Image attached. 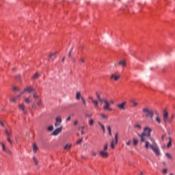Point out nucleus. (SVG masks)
<instances>
[{"label":"nucleus","instance_id":"40","mask_svg":"<svg viewBox=\"0 0 175 175\" xmlns=\"http://www.w3.org/2000/svg\"><path fill=\"white\" fill-rule=\"evenodd\" d=\"M96 97H97V98L99 100V99H101L100 98V94H99V93H98V92H96Z\"/></svg>","mask_w":175,"mask_h":175},{"label":"nucleus","instance_id":"62","mask_svg":"<svg viewBox=\"0 0 175 175\" xmlns=\"http://www.w3.org/2000/svg\"><path fill=\"white\" fill-rule=\"evenodd\" d=\"M19 109L21 110V109H23V105H19Z\"/></svg>","mask_w":175,"mask_h":175},{"label":"nucleus","instance_id":"59","mask_svg":"<svg viewBox=\"0 0 175 175\" xmlns=\"http://www.w3.org/2000/svg\"><path fill=\"white\" fill-rule=\"evenodd\" d=\"M92 155H93V157H96L97 153H96V152H93V153H92Z\"/></svg>","mask_w":175,"mask_h":175},{"label":"nucleus","instance_id":"39","mask_svg":"<svg viewBox=\"0 0 175 175\" xmlns=\"http://www.w3.org/2000/svg\"><path fill=\"white\" fill-rule=\"evenodd\" d=\"M92 116V114L90 113V114H85V117H87L88 118H91V117Z\"/></svg>","mask_w":175,"mask_h":175},{"label":"nucleus","instance_id":"23","mask_svg":"<svg viewBox=\"0 0 175 175\" xmlns=\"http://www.w3.org/2000/svg\"><path fill=\"white\" fill-rule=\"evenodd\" d=\"M92 102V103H94V107H98V105H99V102H98V100H93Z\"/></svg>","mask_w":175,"mask_h":175},{"label":"nucleus","instance_id":"30","mask_svg":"<svg viewBox=\"0 0 175 175\" xmlns=\"http://www.w3.org/2000/svg\"><path fill=\"white\" fill-rule=\"evenodd\" d=\"M145 142V147L146 148H148V147H150V142H148V141H144Z\"/></svg>","mask_w":175,"mask_h":175},{"label":"nucleus","instance_id":"46","mask_svg":"<svg viewBox=\"0 0 175 175\" xmlns=\"http://www.w3.org/2000/svg\"><path fill=\"white\" fill-rule=\"evenodd\" d=\"M163 174H166V173H167V169H163Z\"/></svg>","mask_w":175,"mask_h":175},{"label":"nucleus","instance_id":"19","mask_svg":"<svg viewBox=\"0 0 175 175\" xmlns=\"http://www.w3.org/2000/svg\"><path fill=\"white\" fill-rule=\"evenodd\" d=\"M155 114H157L156 121L158 124H161V118L158 116L157 111H155Z\"/></svg>","mask_w":175,"mask_h":175},{"label":"nucleus","instance_id":"58","mask_svg":"<svg viewBox=\"0 0 175 175\" xmlns=\"http://www.w3.org/2000/svg\"><path fill=\"white\" fill-rule=\"evenodd\" d=\"M98 100H99V102H100L101 105H102V103H103V99L100 98V99H98Z\"/></svg>","mask_w":175,"mask_h":175},{"label":"nucleus","instance_id":"24","mask_svg":"<svg viewBox=\"0 0 175 175\" xmlns=\"http://www.w3.org/2000/svg\"><path fill=\"white\" fill-rule=\"evenodd\" d=\"M70 147H72V144H70V145H69V144H67L64 147V150H69V149L70 148Z\"/></svg>","mask_w":175,"mask_h":175},{"label":"nucleus","instance_id":"52","mask_svg":"<svg viewBox=\"0 0 175 175\" xmlns=\"http://www.w3.org/2000/svg\"><path fill=\"white\" fill-rule=\"evenodd\" d=\"M107 129L109 132L111 131V127L110 126H107Z\"/></svg>","mask_w":175,"mask_h":175},{"label":"nucleus","instance_id":"35","mask_svg":"<svg viewBox=\"0 0 175 175\" xmlns=\"http://www.w3.org/2000/svg\"><path fill=\"white\" fill-rule=\"evenodd\" d=\"M53 129H54V126H50L49 127H48V131H49V132H52Z\"/></svg>","mask_w":175,"mask_h":175},{"label":"nucleus","instance_id":"28","mask_svg":"<svg viewBox=\"0 0 175 175\" xmlns=\"http://www.w3.org/2000/svg\"><path fill=\"white\" fill-rule=\"evenodd\" d=\"M115 143L117 144L118 143V133H116L115 135Z\"/></svg>","mask_w":175,"mask_h":175},{"label":"nucleus","instance_id":"36","mask_svg":"<svg viewBox=\"0 0 175 175\" xmlns=\"http://www.w3.org/2000/svg\"><path fill=\"white\" fill-rule=\"evenodd\" d=\"M165 155H166L167 158H168L169 159H172V154H171L166 153Z\"/></svg>","mask_w":175,"mask_h":175},{"label":"nucleus","instance_id":"2","mask_svg":"<svg viewBox=\"0 0 175 175\" xmlns=\"http://www.w3.org/2000/svg\"><path fill=\"white\" fill-rule=\"evenodd\" d=\"M142 111L144 118H150L151 121L154 120V110L150 109L148 107H144L142 109Z\"/></svg>","mask_w":175,"mask_h":175},{"label":"nucleus","instance_id":"11","mask_svg":"<svg viewBox=\"0 0 175 175\" xmlns=\"http://www.w3.org/2000/svg\"><path fill=\"white\" fill-rule=\"evenodd\" d=\"M81 98H84L83 96H81V92H77L76 93V100H80Z\"/></svg>","mask_w":175,"mask_h":175},{"label":"nucleus","instance_id":"63","mask_svg":"<svg viewBox=\"0 0 175 175\" xmlns=\"http://www.w3.org/2000/svg\"><path fill=\"white\" fill-rule=\"evenodd\" d=\"M85 133L84 132V130L81 131V135H84Z\"/></svg>","mask_w":175,"mask_h":175},{"label":"nucleus","instance_id":"45","mask_svg":"<svg viewBox=\"0 0 175 175\" xmlns=\"http://www.w3.org/2000/svg\"><path fill=\"white\" fill-rule=\"evenodd\" d=\"M33 98H34L35 99H38V98H39V96H38V95L36 94V93H34V94H33Z\"/></svg>","mask_w":175,"mask_h":175},{"label":"nucleus","instance_id":"47","mask_svg":"<svg viewBox=\"0 0 175 175\" xmlns=\"http://www.w3.org/2000/svg\"><path fill=\"white\" fill-rule=\"evenodd\" d=\"M5 152H7V154H9L10 155H12V151H10V150H7Z\"/></svg>","mask_w":175,"mask_h":175},{"label":"nucleus","instance_id":"54","mask_svg":"<svg viewBox=\"0 0 175 175\" xmlns=\"http://www.w3.org/2000/svg\"><path fill=\"white\" fill-rule=\"evenodd\" d=\"M70 118H71V117H70V116H68L67 118H66V121H70Z\"/></svg>","mask_w":175,"mask_h":175},{"label":"nucleus","instance_id":"44","mask_svg":"<svg viewBox=\"0 0 175 175\" xmlns=\"http://www.w3.org/2000/svg\"><path fill=\"white\" fill-rule=\"evenodd\" d=\"M10 100H11V102H14V103H16V102H17V100H16L15 98H11Z\"/></svg>","mask_w":175,"mask_h":175},{"label":"nucleus","instance_id":"27","mask_svg":"<svg viewBox=\"0 0 175 175\" xmlns=\"http://www.w3.org/2000/svg\"><path fill=\"white\" fill-rule=\"evenodd\" d=\"M133 142L134 146H137V144H139V140H137L135 138H133Z\"/></svg>","mask_w":175,"mask_h":175},{"label":"nucleus","instance_id":"6","mask_svg":"<svg viewBox=\"0 0 175 175\" xmlns=\"http://www.w3.org/2000/svg\"><path fill=\"white\" fill-rule=\"evenodd\" d=\"M5 133L7 136V140L8 142H9L10 144H13V142L12 141V139H10V137L12 136V132L9 131V130H8V129H5Z\"/></svg>","mask_w":175,"mask_h":175},{"label":"nucleus","instance_id":"42","mask_svg":"<svg viewBox=\"0 0 175 175\" xmlns=\"http://www.w3.org/2000/svg\"><path fill=\"white\" fill-rule=\"evenodd\" d=\"M81 142H83V138L80 139L77 142V144H81Z\"/></svg>","mask_w":175,"mask_h":175},{"label":"nucleus","instance_id":"14","mask_svg":"<svg viewBox=\"0 0 175 175\" xmlns=\"http://www.w3.org/2000/svg\"><path fill=\"white\" fill-rule=\"evenodd\" d=\"M57 53L58 52H55L54 53L49 55V59H55L56 58L55 55H57Z\"/></svg>","mask_w":175,"mask_h":175},{"label":"nucleus","instance_id":"12","mask_svg":"<svg viewBox=\"0 0 175 175\" xmlns=\"http://www.w3.org/2000/svg\"><path fill=\"white\" fill-rule=\"evenodd\" d=\"M111 79H113L116 81L118 80V79H121V76L116 75L115 74H112L111 76Z\"/></svg>","mask_w":175,"mask_h":175},{"label":"nucleus","instance_id":"49","mask_svg":"<svg viewBox=\"0 0 175 175\" xmlns=\"http://www.w3.org/2000/svg\"><path fill=\"white\" fill-rule=\"evenodd\" d=\"M165 137H166V134H164L162 135L161 140H163V141L165 140Z\"/></svg>","mask_w":175,"mask_h":175},{"label":"nucleus","instance_id":"16","mask_svg":"<svg viewBox=\"0 0 175 175\" xmlns=\"http://www.w3.org/2000/svg\"><path fill=\"white\" fill-rule=\"evenodd\" d=\"M98 125H100V126H101L103 133H106V129L105 128V126L103 124H102V123H100V122H98Z\"/></svg>","mask_w":175,"mask_h":175},{"label":"nucleus","instance_id":"31","mask_svg":"<svg viewBox=\"0 0 175 175\" xmlns=\"http://www.w3.org/2000/svg\"><path fill=\"white\" fill-rule=\"evenodd\" d=\"M100 117H102V118H104L105 120H107L109 118V117H107V116L103 114V113H100Z\"/></svg>","mask_w":175,"mask_h":175},{"label":"nucleus","instance_id":"8","mask_svg":"<svg viewBox=\"0 0 175 175\" xmlns=\"http://www.w3.org/2000/svg\"><path fill=\"white\" fill-rule=\"evenodd\" d=\"M125 105H126V102L124 101L120 104H118L117 105V107H118L119 109H121V110H125Z\"/></svg>","mask_w":175,"mask_h":175},{"label":"nucleus","instance_id":"3","mask_svg":"<svg viewBox=\"0 0 175 175\" xmlns=\"http://www.w3.org/2000/svg\"><path fill=\"white\" fill-rule=\"evenodd\" d=\"M168 117H169V113L167 112V110L164 109L163 110V121L165 124H166L167 122H169V124H172V121L174 118V114L172 115L171 119L169 120H167Z\"/></svg>","mask_w":175,"mask_h":175},{"label":"nucleus","instance_id":"20","mask_svg":"<svg viewBox=\"0 0 175 175\" xmlns=\"http://www.w3.org/2000/svg\"><path fill=\"white\" fill-rule=\"evenodd\" d=\"M39 76H40V75L38 74V72H36V73L33 75L32 79H33V80H36V79H39Z\"/></svg>","mask_w":175,"mask_h":175},{"label":"nucleus","instance_id":"32","mask_svg":"<svg viewBox=\"0 0 175 175\" xmlns=\"http://www.w3.org/2000/svg\"><path fill=\"white\" fill-rule=\"evenodd\" d=\"M38 106H39V107H43V103H42V100L38 101Z\"/></svg>","mask_w":175,"mask_h":175},{"label":"nucleus","instance_id":"41","mask_svg":"<svg viewBox=\"0 0 175 175\" xmlns=\"http://www.w3.org/2000/svg\"><path fill=\"white\" fill-rule=\"evenodd\" d=\"M135 127L137 128V129H142V126H140V124H136Z\"/></svg>","mask_w":175,"mask_h":175},{"label":"nucleus","instance_id":"34","mask_svg":"<svg viewBox=\"0 0 175 175\" xmlns=\"http://www.w3.org/2000/svg\"><path fill=\"white\" fill-rule=\"evenodd\" d=\"M25 103H27V105H29V103H31V100H29V98H26L25 99Z\"/></svg>","mask_w":175,"mask_h":175},{"label":"nucleus","instance_id":"48","mask_svg":"<svg viewBox=\"0 0 175 175\" xmlns=\"http://www.w3.org/2000/svg\"><path fill=\"white\" fill-rule=\"evenodd\" d=\"M59 125H61V123H59V122H55V126L57 127V126H59Z\"/></svg>","mask_w":175,"mask_h":175},{"label":"nucleus","instance_id":"18","mask_svg":"<svg viewBox=\"0 0 175 175\" xmlns=\"http://www.w3.org/2000/svg\"><path fill=\"white\" fill-rule=\"evenodd\" d=\"M55 121H56V122H58L59 124H61V122H62V118H61V116H57L55 118Z\"/></svg>","mask_w":175,"mask_h":175},{"label":"nucleus","instance_id":"7","mask_svg":"<svg viewBox=\"0 0 175 175\" xmlns=\"http://www.w3.org/2000/svg\"><path fill=\"white\" fill-rule=\"evenodd\" d=\"M62 132V126L61 127H59L56 129L52 133L53 136H57L59 133H61Z\"/></svg>","mask_w":175,"mask_h":175},{"label":"nucleus","instance_id":"61","mask_svg":"<svg viewBox=\"0 0 175 175\" xmlns=\"http://www.w3.org/2000/svg\"><path fill=\"white\" fill-rule=\"evenodd\" d=\"M89 99H90V100H92H92H94V98H92V97H91V96L89 97Z\"/></svg>","mask_w":175,"mask_h":175},{"label":"nucleus","instance_id":"25","mask_svg":"<svg viewBox=\"0 0 175 175\" xmlns=\"http://www.w3.org/2000/svg\"><path fill=\"white\" fill-rule=\"evenodd\" d=\"M1 144L3 151L5 152L8 149H6V147L5 146V144H3V142H1Z\"/></svg>","mask_w":175,"mask_h":175},{"label":"nucleus","instance_id":"9","mask_svg":"<svg viewBox=\"0 0 175 175\" xmlns=\"http://www.w3.org/2000/svg\"><path fill=\"white\" fill-rule=\"evenodd\" d=\"M34 90L33 88H32V87H27V88H25L24 89V91L23 92H29V93H31V92H33Z\"/></svg>","mask_w":175,"mask_h":175},{"label":"nucleus","instance_id":"29","mask_svg":"<svg viewBox=\"0 0 175 175\" xmlns=\"http://www.w3.org/2000/svg\"><path fill=\"white\" fill-rule=\"evenodd\" d=\"M81 100L83 106H87V103L85 102V98H84V97H81Z\"/></svg>","mask_w":175,"mask_h":175},{"label":"nucleus","instance_id":"33","mask_svg":"<svg viewBox=\"0 0 175 175\" xmlns=\"http://www.w3.org/2000/svg\"><path fill=\"white\" fill-rule=\"evenodd\" d=\"M94 119H91L90 120H89V125H90V126H92V125H94Z\"/></svg>","mask_w":175,"mask_h":175},{"label":"nucleus","instance_id":"10","mask_svg":"<svg viewBox=\"0 0 175 175\" xmlns=\"http://www.w3.org/2000/svg\"><path fill=\"white\" fill-rule=\"evenodd\" d=\"M100 155L103 158H107V157H109V153L105 150H102L100 152Z\"/></svg>","mask_w":175,"mask_h":175},{"label":"nucleus","instance_id":"4","mask_svg":"<svg viewBox=\"0 0 175 175\" xmlns=\"http://www.w3.org/2000/svg\"><path fill=\"white\" fill-rule=\"evenodd\" d=\"M150 147L152 148V151H154L157 157H159V155H161V152L159 151V148H158L157 143H153L152 145H150Z\"/></svg>","mask_w":175,"mask_h":175},{"label":"nucleus","instance_id":"55","mask_svg":"<svg viewBox=\"0 0 175 175\" xmlns=\"http://www.w3.org/2000/svg\"><path fill=\"white\" fill-rule=\"evenodd\" d=\"M78 124H79V121L75 120V121L74 122V125H77Z\"/></svg>","mask_w":175,"mask_h":175},{"label":"nucleus","instance_id":"17","mask_svg":"<svg viewBox=\"0 0 175 175\" xmlns=\"http://www.w3.org/2000/svg\"><path fill=\"white\" fill-rule=\"evenodd\" d=\"M12 91L14 92H18V91H20V88L16 86H12Z\"/></svg>","mask_w":175,"mask_h":175},{"label":"nucleus","instance_id":"56","mask_svg":"<svg viewBox=\"0 0 175 175\" xmlns=\"http://www.w3.org/2000/svg\"><path fill=\"white\" fill-rule=\"evenodd\" d=\"M0 125H1L2 126H5V124H3V122L1 120H0Z\"/></svg>","mask_w":175,"mask_h":175},{"label":"nucleus","instance_id":"5","mask_svg":"<svg viewBox=\"0 0 175 175\" xmlns=\"http://www.w3.org/2000/svg\"><path fill=\"white\" fill-rule=\"evenodd\" d=\"M103 103L105 105L103 106L104 110H108V111H111L113 109L110 108V103L107 101V99L103 98Z\"/></svg>","mask_w":175,"mask_h":175},{"label":"nucleus","instance_id":"43","mask_svg":"<svg viewBox=\"0 0 175 175\" xmlns=\"http://www.w3.org/2000/svg\"><path fill=\"white\" fill-rule=\"evenodd\" d=\"M111 148L114 149L115 146H114V140L112 141L111 144Z\"/></svg>","mask_w":175,"mask_h":175},{"label":"nucleus","instance_id":"15","mask_svg":"<svg viewBox=\"0 0 175 175\" xmlns=\"http://www.w3.org/2000/svg\"><path fill=\"white\" fill-rule=\"evenodd\" d=\"M119 65H120V66H122V68H125V66H126V63L125 62L124 60H121L119 62Z\"/></svg>","mask_w":175,"mask_h":175},{"label":"nucleus","instance_id":"51","mask_svg":"<svg viewBox=\"0 0 175 175\" xmlns=\"http://www.w3.org/2000/svg\"><path fill=\"white\" fill-rule=\"evenodd\" d=\"M107 146H108V144H106L105 147H104V151H106L107 150Z\"/></svg>","mask_w":175,"mask_h":175},{"label":"nucleus","instance_id":"38","mask_svg":"<svg viewBox=\"0 0 175 175\" xmlns=\"http://www.w3.org/2000/svg\"><path fill=\"white\" fill-rule=\"evenodd\" d=\"M80 61L82 62V64H85V59H84V57H81Z\"/></svg>","mask_w":175,"mask_h":175},{"label":"nucleus","instance_id":"50","mask_svg":"<svg viewBox=\"0 0 175 175\" xmlns=\"http://www.w3.org/2000/svg\"><path fill=\"white\" fill-rule=\"evenodd\" d=\"M21 94H23V93H21L19 95H18V96H16L15 97V99H16V100L18 99V98H20V96H21Z\"/></svg>","mask_w":175,"mask_h":175},{"label":"nucleus","instance_id":"53","mask_svg":"<svg viewBox=\"0 0 175 175\" xmlns=\"http://www.w3.org/2000/svg\"><path fill=\"white\" fill-rule=\"evenodd\" d=\"M126 146H131V140H129L126 143Z\"/></svg>","mask_w":175,"mask_h":175},{"label":"nucleus","instance_id":"26","mask_svg":"<svg viewBox=\"0 0 175 175\" xmlns=\"http://www.w3.org/2000/svg\"><path fill=\"white\" fill-rule=\"evenodd\" d=\"M15 79H16V80H17V81H21V75H18L15 76Z\"/></svg>","mask_w":175,"mask_h":175},{"label":"nucleus","instance_id":"37","mask_svg":"<svg viewBox=\"0 0 175 175\" xmlns=\"http://www.w3.org/2000/svg\"><path fill=\"white\" fill-rule=\"evenodd\" d=\"M131 103L133 104L134 107H136V106H137V105H139V103L135 102V100H131Z\"/></svg>","mask_w":175,"mask_h":175},{"label":"nucleus","instance_id":"57","mask_svg":"<svg viewBox=\"0 0 175 175\" xmlns=\"http://www.w3.org/2000/svg\"><path fill=\"white\" fill-rule=\"evenodd\" d=\"M71 54H72V51H70L68 53V58H70Z\"/></svg>","mask_w":175,"mask_h":175},{"label":"nucleus","instance_id":"21","mask_svg":"<svg viewBox=\"0 0 175 175\" xmlns=\"http://www.w3.org/2000/svg\"><path fill=\"white\" fill-rule=\"evenodd\" d=\"M33 161L36 166H38V165H39V161H38V159H36V157H33Z\"/></svg>","mask_w":175,"mask_h":175},{"label":"nucleus","instance_id":"60","mask_svg":"<svg viewBox=\"0 0 175 175\" xmlns=\"http://www.w3.org/2000/svg\"><path fill=\"white\" fill-rule=\"evenodd\" d=\"M32 108H33V109H36V105H35V104H33V105H32Z\"/></svg>","mask_w":175,"mask_h":175},{"label":"nucleus","instance_id":"13","mask_svg":"<svg viewBox=\"0 0 175 175\" xmlns=\"http://www.w3.org/2000/svg\"><path fill=\"white\" fill-rule=\"evenodd\" d=\"M38 150H39V148H38V145H36V143L33 144V151L35 154H36Z\"/></svg>","mask_w":175,"mask_h":175},{"label":"nucleus","instance_id":"22","mask_svg":"<svg viewBox=\"0 0 175 175\" xmlns=\"http://www.w3.org/2000/svg\"><path fill=\"white\" fill-rule=\"evenodd\" d=\"M167 148H170L172 147V137H169V142L167 145Z\"/></svg>","mask_w":175,"mask_h":175},{"label":"nucleus","instance_id":"64","mask_svg":"<svg viewBox=\"0 0 175 175\" xmlns=\"http://www.w3.org/2000/svg\"><path fill=\"white\" fill-rule=\"evenodd\" d=\"M111 105H114V100H111Z\"/></svg>","mask_w":175,"mask_h":175},{"label":"nucleus","instance_id":"1","mask_svg":"<svg viewBox=\"0 0 175 175\" xmlns=\"http://www.w3.org/2000/svg\"><path fill=\"white\" fill-rule=\"evenodd\" d=\"M151 132H152V129L147 126L144 129V132L142 134H138V136L141 138L142 142H146V137H151Z\"/></svg>","mask_w":175,"mask_h":175}]
</instances>
